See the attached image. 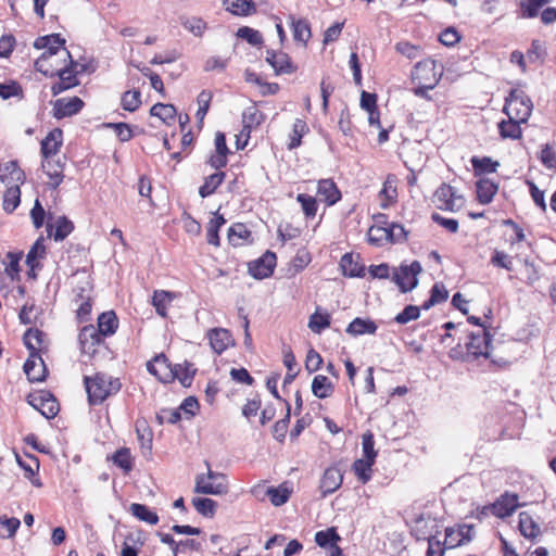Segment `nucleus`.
Here are the masks:
<instances>
[{"label":"nucleus","mask_w":556,"mask_h":556,"mask_svg":"<svg viewBox=\"0 0 556 556\" xmlns=\"http://www.w3.org/2000/svg\"><path fill=\"white\" fill-rule=\"evenodd\" d=\"M129 510L137 519L149 525H156L159 522L157 514L143 504L134 503L130 505Z\"/></svg>","instance_id":"ea45409f"},{"label":"nucleus","mask_w":556,"mask_h":556,"mask_svg":"<svg viewBox=\"0 0 556 556\" xmlns=\"http://www.w3.org/2000/svg\"><path fill=\"white\" fill-rule=\"evenodd\" d=\"M182 27L197 37H201L207 28L206 23L201 17L195 16H181L179 18Z\"/></svg>","instance_id":"49530a36"},{"label":"nucleus","mask_w":556,"mask_h":556,"mask_svg":"<svg viewBox=\"0 0 556 556\" xmlns=\"http://www.w3.org/2000/svg\"><path fill=\"white\" fill-rule=\"evenodd\" d=\"M65 40L59 34L39 37L35 40L34 47L38 50L45 49V52L36 60L35 68L42 74H52L51 59L61 58L63 61H70V64L76 66L72 60L71 53L64 47Z\"/></svg>","instance_id":"f257e3e1"},{"label":"nucleus","mask_w":556,"mask_h":556,"mask_svg":"<svg viewBox=\"0 0 556 556\" xmlns=\"http://www.w3.org/2000/svg\"><path fill=\"white\" fill-rule=\"evenodd\" d=\"M23 256L22 252H9L7 253L3 265H4V273L14 280L20 275V261Z\"/></svg>","instance_id":"37998d69"},{"label":"nucleus","mask_w":556,"mask_h":556,"mask_svg":"<svg viewBox=\"0 0 556 556\" xmlns=\"http://www.w3.org/2000/svg\"><path fill=\"white\" fill-rule=\"evenodd\" d=\"M113 463L122 468L125 473H128L132 470L134 467V458L130 454L129 448L123 447L117 450L112 456Z\"/></svg>","instance_id":"8fccbe9b"},{"label":"nucleus","mask_w":556,"mask_h":556,"mask_svg":"<svg viewBox=\"0 0 556 556\" xmlns=\"http://www.w3.org/2000/svg\"><path fill=\"white\" fill-rule=\"evenodd\" d=\"M440 533L437 518L430 514H420L413 519L412 534L417 540H429L437 538Z\"/></svg>","instance_id":"39448f33"},{"label":"nucleus","mask_w":556,"mask_h":556,"mask_svg":"<svg viewBox=\"0 0 556 556\" xmlns=\"http://www.w3.org/2000/svg\"><path fill=\"white\" fill-rule=\"evenodd\" d=\"M251 232L245 225L238 223L231 226L228 230V240L232 245L241 244L242 240H245Z\"/></svg>","instance_id":"bf43d9fd"},{"label":"nucleus","mask_w":556,"mask_h":556,"mask_svg":"<svg viewBox=\"0 0 556 556\" xmlns=\"http://www.w3.org/2000/svg\"><path fill=\"white\" fill-rule=\"evenodd\" d=\"M477 198L481 204H489L498 190L497 184L489 178H480L477 184Z\"/></svg>","instance_id":"393cba45"},{"label":"nucleus","mask_w":556,"mask_h":556,"mask_svg":"<svg viewBox=\"0 0 556 556\" xmlns=\"http://www.w3.org/2000/svg\"><path fill=\"white\" fill-rule=\"evenodd\" d=\"M172 375L177 378L184 387H189L192 382L195 369L193 365L185 362L184 364H176L170 369Z\"/></svg>","instance_id":"f704fd0d"},{"label":"nucleus","mask_w":556,"mask_h":556,"mask_svg":"<svg viewBox=\"0 0 556 556\" xmlns=\"http://www.w3.org/2000/svg\"><path fill=\"white\" fill-rule=\"evenodd\" d=\"M518 507V495L506 492L493 504L484 506V509H490L491 514L498 518H505L513 515Z\"/></svg>","instance_id":"9d476101"},{"label":"nucleus","mask_w":556,"mask_h":556,"mask_svg":"<svg viewBox=\"0 0 556 556\" xmlns=\"http://www.w3.org/2000/svg\"><path fill=\"white\" fill-rule=\"evenodd\" d=\"M21 526L20 519L15 517L0 516V536L3 539L13 538Z\"/></svg>","instance_id":"864d4df0"},{"label":"nucleus","mask_w":556,"mask_h":556,"mask_svg":"<svg viewBox=\"0 0 556 556\" xmlns=\"http://www.w3.org/2000/svg\"><path fill=\"white\" fill-rule=\"evenodd\" d=\"M207 468H210L208 465ZM194 492L211 495L226 494L228 492L227 478L224 473L207 469L206 475L197 476Z\"/></svg>","instance_id":"20e7f679"},{"label":"nucleus","mask_w":556,"mask_h":556,"mask_svg":"<svg viewBox=\"0 0 556 556\" xmlns=\"http://www.w3.org/2000/svg\"><path fill=\"white\" fill-rule=\"evenodd\" d=\"M192 505L195 510L204 517H213L216 511V502L208 497H194Z\"/></svg>","instance_id":"603ef678"},{"label":"nucleus","mask_w":556,"mask_h":556,"mask_svg":"<svg viewBox=\"0 0 556 556\" xmlns=\"http://www.w3.org/2000/svg\"><path fill=\"white\" fill-rule=\"evenodd\" d=\"M551 1L552 0H521L520 7L522 10V16L527 18L538 16L540 9Z\"/></svg>","instance_id":"6e6d98bb"},{"label":"nucleus","mask_w":556,"mask_h":556,"mask_svg":"<svg viewBox=\"0 0 556 556\" xmlns=\"http://www.w3.org/2000/svg\"><path fill=\"white\" fill-rule=\"evenodd\" d=\"M330 326V315L328 313L321 314L317 311L309 317L308 328L315 332L320 333L324 329Z\"/></svg>","instance_id":"13d9d810"},{"label":"nucleus","mask_w":556,"mask_h":556,"mask_svg":"<svg viewBox=\"0 0 556 556\" xmlns=\"http://www.w3.org/2000/svg\"><path fill=\"white\" fill-rule=\"evenodd\" d=\"M374 463L375 462L366 458H359L354 462L352 467L353 471L362 483H367L370 480Z\"/></svg>","instance_id":"de8ad7c7"},{"label":"nucleus","mask_w":556,"mask_h":556,"mask_svg":"<svg viewBox=\"0 0 556 556\" xmlns=\"http://www.w3.org/2000/svg\"><path fill=\"white\" fill-rule=\"evenodd\" d=\"M84 384L90 405L103 403L109 396L117 393L121 389L118 379L101 372L96 374L93 377L85 376Z\"/></svg>","instance_id":"f03ea898"},{"label":"nucleus","mask_w":556,"mask_h":556,"mask_svg":"<svg viewBox=\"0 0 556 556\" xmlns=\"http://www.w3.org/2000/svg\"><path fill=\"white\" fill-rule=\"evenodd\" d=\"M12 97H23V89L21 85L13 80L5 84H0V98L7 100Z\"/></svg>","instance_id":"0e129e2a"},{"label":"nucleus","mask_w":556,"mask_h":556,"mask_svg":"<svg viewBox=\"0 0 556 556\" xmlns=\"http://www.w3.org/2000/svg\"><path fill=\"white\" fill-rule=\"evenodd\" d=\"M141 104V93L139 90H128L122 96V106L124 110L135 112Z\"/></svg>","instance_id":"052dcab7"},{"label":"nucleus","mask_w":556,"mask_h":556,"mask_svg":"<svg viewBox=\"0 0 556 556\" xmlns=\"http://www.w3.org/2000/svg\"><path fill=\"white\" fill-rule=\"evenodd\" d=\"M46 253L45 239L38 238L26 255V264L31 271L39 267L38 260L42 258Z\"/></svg>","instance_id":"58836bf2"},{"label":"nucleus","mask_w":556,"mask_h":556,"mask_svg":"<svg viewBox=\"0 0 556 556\" xmlns=\"http://www.w3.org/2000/svg\"><path fill=\"white\" fill-rule=\"evenodd\" d=\"M148 371L155 376L157 379L165 381L168 377L167 371L172 369L165 355L161 354L155 356L152 361L147 363Z\"/></svg>","instance_id":"c85d7f7f"},{"label":"nucleus","mask_w":556,"mask_h":556,"mask_svg":"<svg viewBox=\"0 0 556 556\" xmlns=\"http://www.w3.org/2000/svg\"><path fill=\"white\" fill-rule=\"evenodd\" d=\"M377 330V326L371 320H365L362 318H355L353 321L349 324L346 327V332L351 336H362L365 333H375Z\"/></svg>","instance_id":"c9c22d12"},{"label":"nucleus","mask_w":556,"mask_h":556,"mask_svg":"<svg viewBox=\"0 0 556 556\" xmlns=\"http://www.w3.org/2000/svg\"><path fill=\"white\" fill-rule=\"evenodd\" d=\"M276 255L267 251L263 256L249 264V273L256 279H264L274 273Z\"/></svg>","instance_id":"9b49d317"},{"label":"nucleus","mask_w":556,"mask_h":556,"mask_svg":"<svg viewBox=\"0 0 556 556\" xmlns=\"http://www.w3.org/2000/svg\"><path fill=\"white\" fill-rule=\"evenodd\" d=\"M334 386L328 377L317 375L312 381V392L318 399H327L332 395Z\"/></svg>","instance_id":"c756f323"},{"label":"nucleus","mask_w":556,"mask_h":556,"mask_svg":"<svg viewBox=\"0 0 556 556\" xmlns=\"http://www.w3.org/2000/svg\"><path fill=\"white\" fill-rule=\"evenodd\" d=\"M42 169L45 174L49 177L48 185L51 188L59 187L63 181V169L64 163H62L61 157L56 159H48L42 162Z\"/></svg>","instance_id":"dca6fc26"},{"label":"nucleus","mask_w":556,"mask_h":556,"mask_svg":"<svg viewBox=\"0 0 556 556\" xmlns=\"http://www.w3.org/2000/svg\"><path fill=\"white\" fill-rule=\"evenodd\" d=\"M48 232L55 241H63L74 230V224L65 216H59L54 224L48 223Z\"/></svg>","instance_id":"5701e85b"},{"label":"nucleus","mask_w":556,"mask_h":556,"mask_svg":"<svg viewBox=\"0 0 556 556\" xmlns=\"http://www.w3.org/2000/svg\"><path fill=\"white\" fill-rule=\"evenodd\" d=\"M150 114L159 117L166 124H170L175 121L177 111L173 104L156 103L151 108Z\"/></svg>","instance_id":"c03bdc74"},{"label":"nucleus","mask_w":556,"mask_h":556,"mask_svg":"<svg viewBox=\"0 0 556 556\" xmlns=\"http://www.w3.org/2000/svg\"><path fill=\"white\" fill-rule=\"evenodd\" d=\"M388 233V227L374 225L368 229L367 232L368 242L375 247H382L389 243L390 237Z\"/></svg>","instance_id":"09e8293b"},{"label":"nucleus","mask_w":556,"mask_h":556,"mask_svg":"<svg viewBox=\"0 0 556 556\" xmlns=\"http://www.w3.org/2000/svg\"><path fill=\"white\" fill-rule=\"evenodd\" d=\"M53 71L54 73L45 75L50 77L59 76V78L62 80V84H65L70 88L78 85V79L72 67H54L52 65V72Z\"/></svg>","instance_id":"5fc2aeb1"},{"label":"nucleus","mask_w":556,"mask_h":556,"mask_svg":"<svg viewBox=\"0 0 556 556\" xmlns=\"http://www.w3.org/2000/svg\"><path fill=\"white\" fill-rule=\"evenodd\" d=\"M62 130L55 128L41 141V153L43 160L56 159L59 156L58 153L62 146Z\"/></svg>","instance_id":"f3484780"},{"label":"nucleus","mask_w":556,"mask_h":556,"mask_svg":"<svg viewBox=\"0 0 556 556\" xmlns=\"http://www.w3.org/2000/svg\"><path fill=\"white\" fill-rule=\"evenodd\" d=\"M103 336L93 325H88L81 328L78 340L80 349L85 354H93L96 346L102 342Z\"/></svg>","instance_id":"f8f14e48"},{"label":"nucleus","mask_w":556,"mask_h":556,"mask_svg":"<svg viewBox=\"0 0 556 556\" xmlns=\"http://www.w3.org/2000/svg\"><path fill=\"white\" fill-rule=\"evenodd\" d=\"M237 36L247 40L253 46L261 45L263 42V36L258 30L250 28L248 26L238 29Z\"/></svg>","instance_id":"774afa93"},{"label":"nucleus","mask_w":556,"mask_h":556,"mask_svg":"<svg viewBox=\"0 0 556 556\" xmlns=\"http://www.w3.org/2000/svg\"><path fill=\"white\" fill-rule=\"evenodd\" d=\"M343 481V476L339 468L329 467L325 470L323 478L320 480V491L324 496L333 493L337 491Z\"/></svg>","instance_id":"a211bd4d"},{"label":"nucleus","mask_w":556,"mask_h":556,"mask_svg":"<svg viewBox=\"0 0 556 556\" xmlns=\"http://www.w3.org/2000/svg\"><path fill=\"white\" fill-rule=\"evenodd\" d=\"M226 223V219L223 215L217 213L214 214V217L208 222L206 229V238L207 243L214 247H219V228Z\"/></svg>","instance_id":"79ce46f5"},{"label":"nucleus","mask_w":556,"mask_h":556,"mask_svg":"<svg viewBox=\"0 0 556 556\" xmlns=\"http://www.w3.org/2000/svg\"><path fill=\"white\" fill-rule=\"evenodd\" d=\"M288 18L292 27L294 40L306 45L311 38V27L308 22L304 18L296 20L293 14H290Z\"/></svg>","instance_id":"cd10ccee"},{"label":"nucleus","mask_w":556,"mask_h":556,"mask_svg":"<svg viewBox=\"0 0 556 556\" xmlns=\"http://www.w3.org/2000/svg\"><path fill=\"white\" fill-rule=\"evenodd\" d=\"M317 194L327 205H333L341 199V192L332 179L319 180Z\"/></svg>","instance_id":"412c9836"},{"label":"nucleus","mask_w":556,"mask_h":556,"mask_svg":"<svg viewBox=\"0 0 556 556\" xmlns=\"http://www.w3.org/2000/svg\"><path fill=\"white\" fill-rule=\"evenodd\" d=\"M84 106V101L78 97L61 98L53 104V116L58 119L77 114Z\"/></svg>","instance_id":"ddd939ff"},{"label":"nucleus","mask_w":556,"mask_h":556,"mask_svg":"<svg viewBox=\"0 0 556 556\" xmlns=\"http://www.w3.org/2000/svg\"><path fill=\"white\" fill-rule=\"evenodd\" d=\"M266 61L274 68L276 74H292L296 66L293 65L290 56L285 52L267 50Z\"/></svg>","instance_id":"2eb2a0df"},{"label":"nucleus","mask_w":556,"mask_h":556,"mask_svg":"<svg viewBox=\"0 0 556 556\" xmlns=\"http://www.w3.org/2000/svg\"><path fill=\"white\" fill-rule=\"evenodd\" d=\"M518 528L526 539L534 540L541 534L540 526L534 521L532 516L527 511L519 514Z\"/></svg>","instance_id":"a878e982"},{"label":"nucleus","mask_w":556,"mask_h":556,"mask_svg":"<svg viewBox=\"0 0 556 556\" xmlns=\"http://www.w3.org/2000/svg\"><path fill=\"white\" fill-rule=\"evenodd\" d=\"M225 178V173L218 172L210 175L205 178L204 184L199 188V194L202 198H206L215 192V190L222 185Z\"/></svg>","instance_id":"a18cd8bd"},{"label":"nucleus","mask_w":556,"mask_h":556,"mask_svg":"<svg viewBox=\"0 0 556 556\" xmlns=\"http://www.w3.org/2000/svg\"><path fill=\"white\" fill-rule=\"evenodd\" d=\"M296 201L301 204V207L306 217H314L317 213V202L312 195L300 193L296 197Z\"/></svg>","instance_id":"680f3d73"},{"label":"nucleus","mask_w":556,"mask_h":556,"mask_svg":"<svg viewBox=\"0 0 556 556\" xmlns=\"http://www.w3.org/2000/svg\"><path fill=\"white\" fill-rule=\"evenodd\" d=\"M118 327V319L113 311L104 312L98 317L97 329L103 337L112 336Z\"/></svg>","instance_id":"2f4dec72"},{"label":"nucleus","mask_w":556,"mask_h":556,"mask_svg":"<svg viewBox=\"0 0 556 556\" xmlns=\"http://www.w3.org/2000/svg\"><path fill=\"white\" fill-rule=\"evenodd\" d=\"M523 124V122H519L517 119H510L508 121H502L498 124V130L500 135L503 139H513L517 140L520 139L522 136V130L520 125Z\"/></svg>","instance_id":"72a5a7b5"},{"label":"nucleus","mask_w":556,"mask_h":556,"mask_svg":"<svg viewBox=\"0 0 556 556\" xmlns=\"http://www.w3.org/2000/svg\"><path fill=\"white\" fill-rule=\"evenodd\" d=\"M0 180L5 185L23 184L25 175L15 161H10L3 169L0 168Z\"/></svg>","instance_id":"bb28decb"},{"label":"nucleus","mask_w":556,"mask_h":556,"mask_svg":"<svg viewBox=\"0 0 556 556\" xmlns=\"http://www.w3.org/2000/svg\"><path fill=\"white\" fill-rule=\"evenodd\" d=\"M23 341L25 346L28 349L29 354H39L40 352L46 349L45 341H46V334L37 329V328H29L24 337Z\"/></svg>","instance_id":"b1692460"},{"label":"nucleus","mask_w":556,"mask_h":556,"mask_svg":"<svg viewBox=\"0 0 556 556\" xmlns=\"http://www.w3.org/2000/svg\"><path fill=\"white\" fill-rule=\"evenodd\" d=\"M91 287L89 282H85L83 287L75 289L77 298L81 301L77 308V318L79 321H87L91 313L92 304L90 298Z\"/></svg>","instance_id":"4be33fe9"},{"label":"nucleus","mask_w":556,"mask_h":556,"mask_svg":"<svg viewBox=\"0 0 556 556\" xmlns=\"http://www.w3.org/2000/svg\"><path fill=\"white\" fill-rule=\"evenodd\" d=\"M266 494L275 506L283 505L290 496L289 491L285 488H268Z\"/></svg>","instance_id":"338daca9"},{"label":"nucleus","mask_w":556,"mask_h":556,"mask_svg":"<svg viewBox=\"0 0 556 556\" xmlns=\"http://www.w3.org/2000/svg\"><path fill=\"white\" fill-rule=\"evenodd\" d=\"M467 354L473 358L483 356L485 358H492L491 351V336L483 328L477 333L472 332L469 336V342L466 343Z\"/></svg>","instance_id":"0eeeda50"},{"label":"nucleus","mask_w":556,"mask_h":556,"mask_svg":"<svg viewBox=\"0 0 556 556\" xmlns=\"http://www.w3.org/2000/svg\"><path fill=\"white\" fill-rule=\"evenodd\" d=\"M471 164L476 175L480 173H494L498 165L496 162H493L490 157H472Z\"/></svg>","instance_id":"e2e57ef3"},{"label":"nucleus","mask_w":556,"mask_h":556,"mask_svg":"<svg viewBox=\"0 0 556 556\" xmlns=\"http://www.w3.org/2000/svg\"><path fill=\"white\" fill-rule=\"evenodd\" d=\"M24 372L30 382H41L46 379L47 368L39 354H29L24 364Z\"/></svg>","instance_id":"4468645a"},{"label":"nucleus","mask_w":556,"mask_h":556,"mask_svg":"<svg viewBox=\"0 0 556 556\" xmlns=\"http://www.w3.org/2000/svg\"><path fill=\"white\" fill-rule=\"evenodd\" d=\"M28 403L48 419L55 417L59 412V404L56 400L48 391H41L38 394L29 395Z\"/></svg>","instance_id":"1a4fd4ad"},{"label":"nucleus","mask_w":556,"mask_h":556,"mask_svg":"<svg viewBox=\"0 0 556 556\" xmlns=\"http://www.w3.org/2000/svg\"><path fill=\"white\" fill-rule=\"evenodd\" d=\"M226 10L235 15H250L255 12V5L251 0H225Z\"/></svg>","instance_id":"e433bc0d"},{"label":"nucleus","mask_w":556,"mask_h":556,"mask_svg":"<svg viewBox=\"0 0 556 556\" xmlns=\"http://www.w3.org/2000/svg\"><path fill=\"white\" fill-rule=\"evenodd\" d=\"M420 316V308L415 305H407L401 313H399L394 320L397 324L405 325L412 320L418 319Z\"/></svg>","instance_id":"69168bd1"},{"label":"nucleus","mask_w":556,"mask_h":556,"mask_svg":"<svg viewBox=\"0 0 556 556\" xmlns=\"http://www.w3.org/2000/svg\"><path fill=\"white\" fill-rule=\"evenodd\" d=\"M437 62L434 60H424L418 62L412 73L413 79L418 80V84L429 81L431 77L441 78V73L435 71Z\"/></svg>","instance_id":"6ab92c4d"},{"label":"nucleus","mask_w":556,"mask_h":556,"mask_svg":"<svg viewBox=\"0 0 556 556\" xmlns=\"http://www.w3.org/2000/svg\"><path fill=\"white\" fill-rule=\"evenodd\" d=\"M433 202L440 210L455 212L462 207L463 198L452 186L442 184L433 194Z\"/></svg>","instance_id":"423d86ee"},{"label":"nucleus","mask_w":556,"mask_h":556,"mask_svg":"<svg viewBox=\"0 0 556 556\" xmlns=\"http://www.w3.org/2000/svg\"><path fill=\"white\" fill-rule=\"evenodd\" d=\"M533 103L521 89H513L506 99L504 112L508 118L527 123L531 116Z\"/></svg>","instance_id":"7ed1b4c3"},{"label":"nucleus","mask_w":556,"mask_h":556,"mask_svg":"<svg viewBox=\"0 0 556 556\" xmlns=\"http://www.w3.org/2000/svg\"><path fill=\"white\" fill-rule=\"evenodd\" d=\"M207 337L212 350L217 354H222L229 345L232 344L230 332L223 328L210 330Z\"/></svg>","instance_id":"aec40b11"},{"label":"nucleus","mask_w":556,"mask_h":556,"mask_svg":"<svg viewBox=\"0 0 556 556\" xmlns=\"http://www.w3.org/2000/svg\"><path fill=\"white\" fill-rule=\"evenodd\" d=\"M20 185L21 184L7 185L8 189L3 195V208L8 213H12L21 202Z\"/></svg>","instance_id":"4c0bfd02"},{"label":"nucleus","mask_w":556,"mask_h":556,"mask_svg":"<svg viewBox=\"0 0 556 556\" xmlns=\"http://www.w3.org/2000/svg\"><path fill=\"white\" fill-rule=\"evenodd\" d=\"M340 267L344 276L348 277H363L365 268L357 260L354 258L353 254L345 253L340 261Z\"/></svg>","instance_id":"7c9ffc66"},{"label":"nucleus","mask_w":556,"mask_h":556,"mask_svg":"<svg viewBox=\"0 0 556 556\" xmlns=\"http://www.w3.org/2000/svg\"><path fill=\"white\" fill-rule=\"evenodd\" d=\"M308 131V127L303 119L296 118L292 126V132L290 135V142L288 149L293 150L301 146L302 137Z\"/></svg>","instance_id":"3c124183"},{"label":"nucleus","mask_w":556,"mask_h":556,"mask_svg":"<svg viewBox=\"0 0 556 556\" xmlns=\"http://www.w3.org/2000/svg\"><path fill=\"white\" fill-rule=\"evenodd\" d=\"M340 540H341V538L337 533L334 528H329L324 531H318L315 534V542L320 547H326L328 545H330V547H331L332 545H337V542Z\"/></svg>","instance_id":"4d7b16f0"},{"label":"nucleus","mask_w":556,"mask_h":556,"mask_svg":"<svg viewBox=\"0 0 556 556\" xmlns=\"http://www.w3.org/2000/svg\"><path fill=\"white\" fill-rule=\"evenodd\" d=\"M175 298L176 296L173 292L156 290L152 296V305L155 307V311L160 316L166 317L167 307Z\"/></svg>","instance_id":"473e14b6"},{"label":"nucleus","mask_w":556,"mask_h":556,"mask_svg":"<svg viewBox=\"0 0 556 556\" xmlns=\"http://www.w3.org/2000/svg\"><path fill=\"white\" fill-rule=\"evenodd\" d=\"M420 271V263L414 261L410 265H402L394 274L393 279L402 292H408L417 286V275Z\"/></svg>","instance_id":"6e6552de"},{"label":"nucleus","mask_w":556,"mask_h":556,"mask_svg":"<svg viewBox=\"0 0 556 556\" xmlns=\"http://www.w3.org/2000/svg\"><path fill=\"white\" fill-rule=\"evenodd\" d=\"M242 117H243V124H244L242 134L247 132V137H249L251 129L253 127L258 126L264 119L263 113L254 106L248 108L243 112Z\"/></svg>","instance_id":"a19ab883"}]
</instances>
